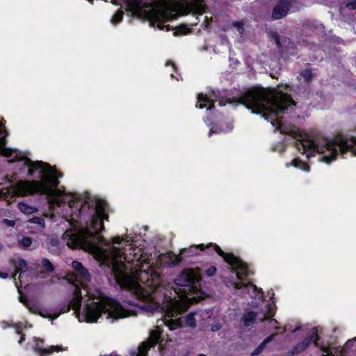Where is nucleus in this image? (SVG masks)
Here are the masks:
<instances>
[{
  "instance_id": "obj_7",
  "label": "nucleus",
  "mask_w": 356,
  "mask_h": 356,
  "mask_svg": "<svg viewBox=\"0 0 356 356\" xmlns=\"http://www.w3.org/2000/svg\"><path fill=\"white\" fill-rule=\"evenodd\" d=\"M206 251H216V253L223 258L224 261L231 266L232 270L236 272L237 280L239 282H233L232 286L234 289L240 290L244 288L252 289L254 291L255 296L259 294L261 291V289H258L256 285L252 282L243 283L242 281L246 278L248 273V266L244 262L240 257L234 255V253H225L217 244L209 243L205 245Z\"/></svg>"
},
{
  "instance_id": "obj_1",
  "label": "nucleus",
  "mask_w": 356,
  "mask_h": 356,
  "mask_svg": "<svg viewBox=\"0 0 356 356\" xmlns=\"http://www.w3.org/2000/svg\"><path fill=\"white\" fill-rule=\"evenodd\" d=\"M289 88L288 85L266 88L252 87L242 94L237 102L251 110L252 113L262 114V117L268 121L270 120L271 124L281 133L296 136L299 135V129L286 130L283 126L282 118L279 117L280 114L293 112L296 107V102L288 94L290 90Z\"/></svg>"
},
{
  "instance_id": "obj_28",
  "label": "nucleus",
  "mask_w": 356,
  "mask_h": 356,
  "mask_svg": "<svg viewBox=\"0 0 356 356\" xmlns=\"http://www.w3.org/2000/svg\"><path fill=\"white\" fill-rule=\"evenodd\" d=\"M175 35H186L191 32V29L188 28L186 24H180L175 29Z\"/></svg>"
},
{
  "instance_id": "obj_4",
  "label": "nucleus",
  "mask_w": 356,
  "mask_h": 356,
  "mask_svg": "<svg viewBox=\"0 0 356 356\" xmlns=\"http://www.w3.org/2000/svg\"><path fill=\"white\" fill-rule=\"evenodd\" d=\"M296 145L298 151L302 154H306L308 159L314 156L315 152L321 154L327 151L329 152L327 155H322L318 159L319 161L326 163L334 161L339 152L342 154L351 152L352 154L356 155V137H348L341 133L337 134L332 139L324 138L321 140H312L307 144L300 141L296 143Z\"/></svg>"
},
{
  "instance_id": "obj_3",
  "label": "nucleus",
  "mask_w": 356,
  "mask_h": 356,
  "mask_svg": "<svg viewBox=\"0 0 356 356\" xmlns=\"http://www.w3.org/2000/svg\"><path fill=\"white\" fill-rule=\"evenodd\" d=\"M131 272L134 278L126 276V285L136 298L143 302L140 308L147 312L153 313L154 307L152 303L156 293L161 285V276L149 265V259L140 255L135 264H131Z\"/></svg>"
},
{
  "instance_id": "obj_23",
  "label": "nucleus",
  "mask_w": 356,
  "mask_h": 356,
  "mask_svg": "<svg viewBox=\"0 0 356 356\" xmlns=\"http://www.w3.org/2000/svg\"><path fill=\"white\" fill-rule=\"evenodd\" d=\"M165 325L168 327L170 330H175L182 327V321L180 318H165Z\"/></svg>"
},
{
  "instance_id": "obj_2",
  "label": "nucleus",
  "mask_w": 356,
  "mask_h": 356,
  "mask_svg": "<svg viewBox=\"0 0 356 356\" xmlns=\"http://www.w3.org/2000/svg\"><path fill=\"white\" fill-rule=\"evenodd\" d=\"M15 160L24 161V165L29 169L28 177H33L37 170H40L43 175L40 181H19L15 185L3 188L1 193L6 197L14 198L33 194L51 195L59 185L58 178L63 175L50 164L41 161H33L28 157H19L17 154Z\"/></svg>"
},
{
  "instance_id": "obj_57",
  "label": "nucleus",
  "mask_w": 356,
  "mask_h": 356,
  "mask_svg": "<svg viewBox=\"0 0 356 356\" xmlns=\"http://www.w3.org/2000/svg\"><path fill=\"white\" fill-rule=\"evenodd\" d=\"M17 332L18 334H20V333H21V331H20V330H17Z\"/></svg>"
},
{
  "instance_id": "obj_9",
  "label": "nucleus",
  "mask_w": 356,
  "mask_h": 356,
  "mask_svg": "<svg viewBox=\"0 0 356 356\" xmlns=\"http://www.w3.org/2000/svg\"><path fill=\"white\" fill-rule=\"evenodd\" d=\"M161 331L160 330H152L149 333V340L142 342L137 349L131 351V356H147L148 350L154 348L159 342Z\"/></svg>"
},
{
  "instance_id": "obj_5",
  "label": "nucleus",
  "mask_w": 356,
  "mask_h": 356,
  "mask_svg": "<svg viewBox=\"0 0 356 356\" xmlns=\"http://www.w3.org/2000/svg\"><path fill=\"white\" fill-rule=\"evenodd\" d=\"M107 203L98 200L95 203L94 213L90 220V228L85 229L74 227L63 234L67 240V245L72 249L83 248L86 240L94 234L97 236L104 230V220H108L109 215L106 212Z\"/></svg>"
},
{
  "instance_id": "obj_25",
  "label": "nucleus",
  "mask_w": 356,
  "mask_h": 356,
  "mask_svg": "<svg viewBox=\"0 0 356 356\" xmlns=\"http://www.w3.org/2000/svg\"><path fill=\"white\" fill-rule=\"evenodd\" d=\"M291 165L294 166L295 168H299L301 170L309 172L310 170V166L305 162L302 161L299 158H296L292 160Z\"/></svg>"
},
{
  "instance_id": "obj_55",
  "label": "nucleus",
  "mask_w": 356,
  "mask_h": 356,
  "mask_svg": "<svg viewBox=\"0 0 356 356\" xmlns=\"http://www.w3.org/2000/svg\"><path fill=\"white\" fill-rule=\"evenodd\" d=\"M181 293H186V289H184Z\"/></svg>"
},
{
  "instance_id": "obj_54",
  "label": "nucleus",
  "mask_w": 356,
  "mask_h": 356,
  "mask_svg": "<svg viewBox=\"0 0 356 356\" xmlns=\"http://www.w3.org/2000/svg\"><path fill=\"white\" fill-rule=\"evenodd\" d=\"M197 356H207V355H204V354L201 353V354L197 355Z\"/></svg>"
},
{
  "instance_id": "obj_14",
  "label": "nucleus",
  "mask_w": 356,
  "mask_h": 356,
  "mask_svg": "<svg viewBox=\"0 0 356 356\" xmlns=\"http://www.w3.org/2000/svg\"><path fill=\"white\" fill-rule=\"evenodd\" d=\"M292 2L293 0H277L272 10L271 18L273 20H278L286 16L292 6Z\"/></svg>"
},
{
  "instance_id": "obj_31",
  "label": "nucleus",
  "mask_w": 356,
  "mask_h": 356,
  "mask_svg": "<svg viewBox=\"0 0 356 356\" xmlns=\"http://www.w3.org/2000/svg\"><path fill=\"white\" fill-rule=\"evenodd\" d=\"M300 75L303 78L305 81L307 83H309L310 81H312V80L314 77V74H313L312 70L309 69H305V70H302L300 73Z\"/></svg>"
},
{
  "instance_id": "obj_34",
  "label": "nucleus",
  "mask_w": 356,
  "mask_h": 356,
  "mask_svg": "<svg viewBox=\"0 0 356 356\" xmlns=\"http://www.w3.org/2000/svg\"><path fill=\"white\" fill-rule=\"evenodd\" d=\"M19 243L24 248H29L32 244V239L30 237L24 236Z\"/></svg>"
},
{
  "instance_id": "obj_26",
  "label": "nucleus",
  "mask_w": 356,
  "mask_h": 356,
  "mask_svg": "<svg viewBox=\"0 0 356 356\" xmlns=\"http://www.w3.org/2000/svg\"><path fill=\"white\" fill-rule=\"evenodd\" d=\"M18 208L20 211L25 214H32L37 211L34 207L30 206L24 202H20L18 203Z\"/></svg>"
},
{
  "instance_id": "obj_11",
  "label": "nucleus",
  "mask_w": 356,
  "mask_h": 356,
  "mask_svg": "<svg viewBox=\"0 0 356 356\" xmlns=\"http://www.w3.org/2000/svg\"><path fill=\"white\" fill-rule=\"evenodd\" d=\"M272 38L275 40L276 47L282 57L293 56L297 54L298 48L289 38H284L281 40L277 33L272 34Z\"/></svg>"
},
{
  "instance_id": "obj_33",
  "label": "nucleus",
  "mask_w": 356,
  "mask_h": 356,
  "mask_svg": "<svg viewBox=\"0 0 356 356\" xmlns=\"http://www.w3.org/2000/svg\"><path fill=\"white\" fill-rule=\"evenodd\" d=\"M42 267L49 273H52L55 270V268L51 262L46 258H44L41 261Z\"/></svg>"
},
{
  "instance_id": "obj_42",
  "label": "nucleus",
  "mask_w": 356,
  "mask_h": 356,
  "mask_svg": "<svg viewBox=\"0 0 356 356\" xmlns=\"http://www.w3.org/2000/svg\"><path fill=\"white\" fill-rule=\"evenodd\" d=\"M122 238L120 236H115V237H113L112 238V243L113 244H118L119 245V244H120L122 243Z\"/></svg>"
},
{
  "instance_id": "obj_18",
  "label": "nucleus",
  "mask_w": 356,
  "mask_h": 356,
  "mask_svg": "<svg viewBox=\"0 0 356 356\" xmlns=\"http://www.w3.org/2000/svg\"><path fill=\"white\" fill-rule=\"evenodd\" d=\"M5 135L0 137V154L3 156L10 158L15 151L10 147H6L8 140L6 138L8 131L4 129Z\"/></svg>"
},
{
  "instance_id": "obj_12",
  "label": "nucleus",
  "mask_w": 356,
  "mask_h": 356,
  "mask_svg": "<svg viewBox=\"0 0 356 356\" xmlns=\"http://www.w3.org/2000/svg\"><path fill=\"white\" fill-rule=\"evenodd\" d=\"M113 251L118 252L119 257L123 258L124 260L122 261V260H118L117 259H114L111 270L113 275L117 277L123 276L127 270L129 269L131 270V264L133 262L135 264L138 257L136 254H134V259L131 260V262H129L124 253H122V256L121 255L120 250L119 248L113 247Z\"/></svg>"
},
{
  "instance_id": "obj_41",
  "label": "nucleus",
  "mask_w": 356,
  "mask_h": 356,
  "mask_svg": "<svg viewBox=\"0 0 356 356\" xmlns=\"http://www.w3.org/2000/svg\"><path fill=\"white\" fill-rule=\"evenodd\" d=\"M3 224L8 226V227H13L15 225V221L13 220H9V219H3Z\"/></svg>"
},
{
  "instance_id": "obj_50",
  "label": "nucleus",
  "mask_w": 356,
  "mask_h": 356,
  "mask_svg": "<svg viewBox=\"0 0 356 356\" xmlns=\"http://www.w3.org/2000/svg\"><path fill=\"white\" fill-rule=\"evenodd\" d=\"M171 65L173 67V68H176V65H175V63H173L172 61L168 60L166 63V65Z\"/></svg>"
},
{
  "instance_id": "obj_15",
  "label": "nucleus",
  "mask_w": 356,
  "mask_h": 356,
  "mask_svg": "<svg viewBox=\"0 0 356 356\" xmlns=\"http://www.w3.org/2000/svg\"><path fill=\"white\" fill-rule=\"evenodd\" d=\"M150 19L154 23H156L157 27L161 30H163L165 27H166L167 31L171 29L169 24L166 26L163 24L164 22L169 20V16L165 10L161 9L153 10L150 13Z\"/></svg>"
},
{
  "instance_id": "obj_32",
  "label": "nucleus",
  "mask_w": 356,
  "mask_h": 356,
  "mask_svg": "<svg viewBox=\"0 0 356 356\" xmlns=\"http://www.w3.org/2000/svg\"><path fill=\"white\" fill-rule=\"evenodd\" d=\"M186 325L190 327L195 328L197 325V321L194 316V314H189L186 316L185 318Z\"/></svg>"
},
{
  "instance_id": "obj_6",
  "label": "nucleus",
  "mask_w": 356,
  "mask_h": 356,
  "mask_svg": "<svg viewBox=\"0 0 356 356\" xmlns=\"http://www.w3.org/2000/svg\"><path fill=\"white\" fill-rule=\"evenodd\" d=\"M206 251H216V253L223 258L224 261L231 266L232 270L236 272L237 280L239 282H233L232 286L234 289L240 290L244 288L252 289L254 291L255 296L259 294L261 291V289H258L256 285L252 282L243 283L242 281L246 278L248 273V266L244 262L240 257L234 255V253H225L217 244L209 243L205 245Z\"/></svg>"
},
{
  "instance_id": "obj_38",
  "label": "nucleus",
  "mask_w": 356,
  "mask_h": 356,
  "mask_svg": "<svg viewBox=\"0 0 356 356\" xmlns=\"http://www.w3.org/2000/svg\"><path fill=\"white\" fill-rule=\"evenodd\" d=\"M334 353L333 354L335 356H342L343 355V349L340 347L333 348Z\"/></svg>"
},
{
  "instance_id": "obj_30",
  "label": "nucleus",
  "mask_w": 356,
  "mask_h": 356,
  "mask_svg": "<svg viewBox=\"0 0 356 356\" xmlns=\"http://www.w3.org/2000/svg\"><path fill=\"white\" fill-rule=\"evenodd\" d=\"M123 16H124V12L123 10H118L114 15L112 17L111 19V22L114 24V25H116L119 23H120L122 19H123Z\"/></svg>"
},
{
  "instance_id": "obj_53",
  "label": "nucleus",
  "mask_w": 356,
  "mask_h": 356,
  "mask_svg": "<svg viewBox=\"0 0 356 356\" xmlns=\"http://www.w3.org/2000/svg\"><path fill=\"white\" fill-rule=\"evenodd\" d=\"M88 2H90L91 4L93 3L94 0H87Z\"/></svg>"
},
{
  "instance_id": "obj_29",
  "label": "nucleus",
  "mask_w": 356,
  "mask_h": 356,
  "mask_svg": "<svg viewBox=\"0 0 356 356\" xmlns=\"http://www.w3.org/2000/svg\"><path fill=\"white\" fill-rule=\"evenodd\" d=\"M193 5L195 10L200 14L204 13L206 9V6L204 4V0H194L193 2Z\"/></svg>"
},
{
  "instance_id": "obj_43",
  "label": "nucleus",
  "mask_w": 356,
  "mask_h": 356,
  "mask_svg": "<svg viewBox=\"0 0 356 356\" xmlns=\"http://www.w3.org/2000/svg\"><path fill=\"white\" fill-rule=\"evenodd\" d=\"M71 310V308L70 307V305L69 304H67L65 305H64L62 308H61V311L60 312L61 313H66V312H68Z\"/></svg>"
},
{
  "instance_id": "obj_47",
  "label": "nucleus",
  "mask_w": 356,
  "mask_h": 356,
  "mask_svg": "<svg viewBox=\"0 0 356 356\" xmlns=\"http://www.w3.org/2000/svg\"><path fill=\"white\" fill-rule=\"evenodd\" d=\"M261 352V350H260V348L257 346L251 353L252 356H256L258 355Z\"/></svg>"
},
{
  "instance_id": "obj_48",
  "label": "nucleus",
  "mask_w": 356,
  "mask_h": 356,
  "mask_svg": "<svg viewBox=\"0 0 356 356\" xmlns=\"http://www.w3.org/2000/svg\"><path fill=\"white\" fill-rule=\"evenodd\" d=\"M99 356H121V355H118L117 353V352L113 351L111 353H110L109 355L104 354V355H99Z\"/></svg>"
},
{
  "instance_id": "obj_52",
  "label": "nucleus",
  "mask_w": 356,
  "mask_h": 356,
  "mask_svg": "<svg viewBox=\"0 0 356 356\" xmlns=\"http://www.w3.org/2000/svg\"><path fill=\"white\" fill-rule=\"evenodd\" d=\"M24 335H23V336H22V337H21V339H20V341H19V343H21V342H22V341H24Z\"/></svg>"
},
{
  "instance_id": "obj_51",
  "label": "nucleus",
  "mask_w": 356,
  "mask_h": 356,
  "mask_svg": "<svg viewBox=\"0 0 356 356\" xmlns=\"http://www.w3.org/2000/svg\"><path fill=\"white\" fill-rule=\"evenodd\" d=\"M218 104L220 106H223L225 105V103L222 100H220Z\"/></svg>"
},
{
  "instance_id": "obj_24",
  "label": "nucleus",
  "mask_w": 356,
  "mask_h": 356,
  "mask_svg": "<svg viewBox=\"0 0 356 356\" xmlns=\"http://www.w3.org/2000/svg\"><path fill=\"white\" fill-rule=\"evenodd\" d=\"M257 314L254 312H249L246 313L243 317L242 321L245 327H249L255 323Z\"/></svg>"
},
{
  "instance_id": "obj_56",
  "label": "nucleus",
  "mask_w": 356,
  "mask_h": 356,
  "mask_svg": "<svg viewBox=\"0 0 356 356\" xmlns=\"http://www.w3.org/2000/svg\"><path fill=\"white\" fill-rule=\"evenodd\" d=\"M298 330V327H296V328H295V329L293 330V332H296V331H297Z\"/></svg>"
},
{
  "instance_id": "obj_8",
  "label": "nucleus",
  "mask_w": 356,
  "mask_h": 356,
  "mask_svg": "<svg viewBox=\"0 0 356 356\" xmlns=\"http://www.w3.org/2000/svg\"><path fill=\"white\" fill-rule=\"evenodd\" d=\"M124 313L125 310L119 302L107 296L87 304L84 309V316L88 323H96L103 314L119 318L125 317Z\"/></svg>"
},
{
  "instance_id": "obj_35",
  "label": "nucleus",
  "mask_w": 356,
  "mask_h": 356,
  "mask_svg": "<svg viewBox=\"0 0 356 356\" xmlns=\"http://www.w3.org/2000/svg\"><path fill=\"white\" fill-rule=\"evenodd\" d=\"M49 244L52 248L51 251H56L58 250L59 240L57 238H51L49 240Z\"/></svg>"
},
{
  "instance_id": "obj_44",
  "label": "nucleus",
  "mask_w": 356,
  "mask_h": 356,
  "mask_svg": "<svg viewBox=\"0 0 356 356\" xmlns=\"http://www.w3.org/2000/svg\"><path fill=\"white\" fill-rule=\"evenodd\" d=\"M30 311H31V312L34 313V314H38L40 316L44 317V318H49V316L48 314H45L44 312H36V311H33L31 309H30Z\"/></svg>"
},
{
  "instance_id": "obj_36",
  "label": "nucleus",
  "mask_w": 356,
  "mask_h": 356,
  "mask_svg": "<svg viewBox=\"0 0 356 356\" xmlns=\"http://www.w3.org/2000/svg\"><path fill=\"white\" fill-rule=\"evenodd\" d=\"M217 268L215 266H211L204 271V274L207 277H212L216 275Z\"/></svg>"
},
{
  "instance_id": "obj_19",
  "label": "nucleus",
  "mask_w": 356,
  "mask_h": 356,
  "mask_svg": "<svg viewBox=\"0 0 356 356\" xmlns=\"http://www.w3.org/2000/svg\"><path fill=\"white\" fill-rule=\"evenodd\" d=\"M198 250L206 251L205 245L203 243L199 245H191L188 248H184L181 250V254H184V257H191L198 254Z\"/></svg>"
},
{
  "instance_id": "obj_13",
  "label": "nucleus",
  "mask_w": 356,
  "mask_h": 356,
  "mask_svg": "<svg viewBox=\"0 0 356 356\" xmlns=\"http://www.w3.org/2000/svg\"><path fill=\"white\" fill-rule=\"evenodd\" d=\"M199 282L196 273L191 269L183 270L175 280V284L177 286L193 288ZM190 291V289H188Z\"/></svg>"
},
{
  "instance_id": "obj_17",
  "label": "nucleus",
  "mask_w": 356,
  "mask_h": 356,
  "mask_svg": "<svg viewBox=\"0 0 356 356\" xmlns=\"http://www.w3.org/2000/svg\"><path fill=\"white\" fill-rule=\"evenodd\" d=\"M72 267L76 272L78 277H79L81 280L86 282H89L90 280V275L82 263L78 261H73L72 263Z\"/></svg>"
},
{
  "instance_id": "obj_40",
  "label": "nucleus",
  "mask_w": 356,
  "mask_h": 356,
  "mask_svg": "<svg viewBox=\"0 0 356 356\" xmlns=\"http://www.w3.org/2000/svg\"><path fill=\"white\" fill-rule=\"evenodd\" d=\"M234 26L237 29L238 32L243 33L244 31L243 24L241 22H236L234 23Z\"/></svg>"
},
{
  "instance_id": "obj_58",
  "label": "nucleus",
  "mask_w": 356,
  "mask_h": 356,
  "mask_svg": "<svg viewBox=\"0 0 356 356\" xmlns=\"http://www.w3.org/2000/svg\"><path fill=\"white\" fill-rule=\"evenodd\" d=\"M354 341H356V337L353 339Z\"/></svg>"
},
{
  "instance_id": "obj_37",
  "label": "nucleus",
  "mask_w": 356,
  "mask_h": 356,
  "mask_svg": "<svg viewBox=\"0 0 356 356\" xmlns=\"http://www.w3.org/2000/svg\"><path fill=\"white\" fill-rule=\"evenodd\" d=\"M346 7L350 10H356V0L348 1L346 3Z\"/></svg>"
},
{
  "instance_id": "obj_16",
  "label": "nucleus",
  "mask_w": 356,
  "mask_h": 356,
  "mask_svg": "<svg viewBox=\"0 0 356 356\" xmlns=\"http://www.w3.org/2000/svg\"><path fill=\"white\" fill-rule=\"evenodd\" d=\"M196 107L200 109L207 108V110L211 112L215 109V101L209 98L207 95L199 93L197 97Z\"/></svg>"
},
{
  "instance_id": "obj_27",
  "label": "nucleus",
  "mask_w": 356,
  "mask_h": 356,
  "mask_svg": "<svg viewBox=\"0 0 356 356\" xmlns=\"http://www.w3.org/2000/svg\"><path fill=\"white\" fill-rule=\"evenodd\" d=\"M28 265L26 261L23 259H19L15 264V270L19 274L25 273L27 270Z\"/></svg>"
},
{
  "instance_id": "obj_10",
  "label": "nucleus",
  "mask_w": 356,
  "mask_h": 356,
  "mask_svg": "<svg viewBox=\"0 0 356 356\" xmlns=\"http://www.w3.org/2000/svg\"><path fill=\"white\" fill-rule=\"evenodd\" d=\"M321 337L318 334L316 327H313L309 334L305 337L301 342L297 343L293 348L287 353L288 356H293L305 350L312 343L314 346H318V341Z\"/></svg>"
},
{
  "instance_id": "obj_49",
  "label": "nucleus",
  "mask_w": 356,
  "mask_h": 356,
  "mask_svg": "<svg viewBox=\"0 0 356 356\" xmlns=\"http://www.w3.org/2000/svg\"><path fill=\"white\" fill-rule=\"evenodd\" d=\"M259 348H260V350H261V351L265 348L266 347V344L263 341L262 343H261L259 346Z\"/></svg>"
},
{
  "instance_id": "obj_45",
  "label": "nucleus",
  "mask_w": 356,
  "mask_h": 356,
  "mask_svg": "<svg viewBox=\"0 0 356 356\" xmlns=\"http://www.w3.org/2000/svg\"><path fill=\"white\" fill-rule=\"evenodd\" d=\"M4 129L6 130L5 124L3 122H0V134L1 135H3V136L5 135Z\"/></svg>"
},
{
  "instance_id": "obj_21",
  "label": "nucleus",
  "mask_w": 356,
  "mask_h": 356,
  "mask_svg": "<svg viewBox=\"0 0 356 356\" xmlns=\"http://www.w3.org/2000/svg\"><path fill=\"white\" fill-rule=\"evenodd\" d=\"M144 0H111L113 4L118 5L120 2L124 3L130 10L139 9L142 7Z\"/></svg>"
},
{
  "instance_id": "obj_39",
  "label": "nucleus",
  "mask_w": 356,
  "mask_h": 356,
  "mask_svg": "<svg viewBox=\"0 0 356 356\" xmlns=\"http://www.w3.org/2000/svg\"><path fill=\"white\" fill-rule=\"evenodd\" d=\"M184 257V254H181V253L180 252L178 255L176 256L175 259L173 262L174 264L177 265L180 264L182 261Z\"/></svg>"
},
{
  "instance_id": "obj_20",
  "label": "nucleus",
  "mask_w": 356,
  "mask_h": 356,
  "mask_svg": "<svg viewBox=\"0 0 356 356\" xmlns=\"http://www.w3.org/2000/svg\"><path fill=\"white\" fill-rule=\"evenodd\" d=\"M64 350L65 348L59 346H51L49 348H42L37 345L35 348V351L39 355V356H47L54 352H59Z\"/></svg>"
},
{
  "instance_id": "obj_22",
  "label": "nucleus",
  "mask_w": 356,
  "mask_h": 356,
  "mask_svg": "<svg viewBox=\"0 0 356 356\" xmlns=\"http://www.w3.org/2000/svg\"><path fill=\"white\" fill-rule=\"evenodd\" d=\"M68 304L71 309L74 310V314L76 316L79 315L82 304L81 296L73 297Z\"/></svg>"
},
{
  "instance_id": "obj_46",
  "label": "nucleus",
  "mask_w": 356,
  "mask_h": 356,
  "mask_svg": "<svg viewBox=\"0 0 356 356\" xmlns=\"http://www.w3.org/2000/svg\"><path fill=\"white\" fill-rule=\"evenodd\" d=\"M273 338H274V334H271V335L268 336V337H266L263 341L266 345L267 343L271 342L273 340Z\"/></svg>"
}]
</instances>
